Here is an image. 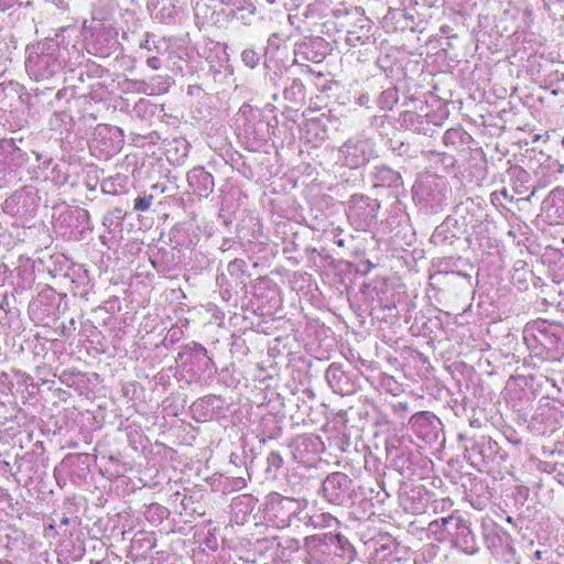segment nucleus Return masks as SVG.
<instances>
[{
  "mask_svg": "<svg viewBox=\"0 0 564 564\" xmlns=\"http://www.w3.org/2000/svg\"><path fill=\"white\" fill-rule=\"evenodd\" d=\"M339 152L344 164L356 169L365 165L373 155V142L369 138L356 137L345 142Z\"/></svg>",
  "mask_w": 564,
  "mask_h": 564,
  "instance_id": "f257e3e1",
  "label": "nucleus"
},
{
  "mask_svg": "<svg viewBox=\"0 0 564 564\" xmlns=\"http://www.w3.org/2000/svg\"><path fill=\"white\" fill-rule=\"evenodd\" d=\"M187 184L194 194L207 197L214 191V176L203 166L192 169L186 175Z\"/></svg>",
  "mask_w": 564,
  "mask_h": 564,
  "instance_id": "f03ea898",
  "label": "nucleus"
},
{
  "mask_svg": "<svg viewBox=\"0 0 564 564\" xmlns=\"http://www.w3.org/2000/svg\"><path fill=\"white\" fill-rule=\"evenodd\" d=\"M350 479L341 473H333L326 477L323 484L325 496L333 502H340L344 492L348 489Z\"/></svg>",
  "mask_w": 564,
  "mask_h": 564,
  "instance_id": "7ed1b4c3",
  "label": "nucleus"
},
{
  "mask_svg": "<svg viewBox=\"0 0 564 564\" xmlns=\"http://www.w3.org/2000/svg\"><path fill=\"white\" fill-rule=\"evenodd\" d=\"M241 59L250 68H253L258 65L259 62V55L258 53L252 48H246L241 53Z\"/></svg>",
  "mask_w": 564,
  "mask_h": 564,
  "instance_id": "20e7f679",
  "label": "nucleus"
},
{
  "mask_svg": "<svg viewBox=\"0 0 564 564\" xmlns=\"http://www.w3.org/2000/svg\"><path fill=\"white\" fill-rule=\"evenodd\" d=\"M153 199H154V196L151 194L138 196L134 199V209L139 210V212L148 210L150 208V206L152 205Z\"/></svg>",
  "mask_w": 564,
  "mask_h": 564,
  "instance_id": "39448f33",
  "label": "nucleus"
},
{
  "mask_svg": "<svg viewBox=\"0 0 564 564\" xmlns=\"http://www.w3.org/2000/svg\"><path fill=\"white\" fill-rule=\"evenodd\" d=\"M245 268H246V262L240 259H235V260L230 261L228 264V271L231 274L241 273V272H243Z\"/></svg>",
  "mask_w": 564,
  "mask_h": 564,
  "instance_id": "423d86ee",
  "label": "nucleus"
},
{
  "mask_svg": "<svg viewBox=\"0 0 564 564\" xmlns=\"http://www.w3.org/2000/svg\"><path fill=\"white\" fill-rule=\"evenodd\" d=\"M282 457L279 453H275V452H272L269 456H268V463L271 465V466H274L275 468H280L281 465H282Z\"/></svg>",
  "mask_w": 564,
  "mask_h": 564,
  "instance_id": "0eeeda50",
  "label": "nucleus"
},
{
  "mask_svg": "<svg viewBox=\"0 0 564 564\" xmlns=\"http://www.w3.org/2000/svg\"><path fill=\"white\" fill-rule=\"evenodd\" d=\"M147 64L152 69H159L161 66V62L156 56L149 57Z\"/></svg>",
  "mask_w": 564,
  "mask_h": 564,
  "instance_id": "6e6552de",
  "label": "nucleus"
},
{
  "mask_svg": "<svg viewBox=\"0 0 564 564\" xmlns=\"http://www.w3.org/2000/svg\"><path fill=\"white\" fill-rule=\"evenodd\" d=\"M19 0H0V10H8L13 7Z\"/></svg>",
  "mask_w": 564,
  "mask_h": 564,
  "instance_id": "1a4fd4ad",
  "label": "nucleus"
},
{
  "mask_svg": "<svg viewBox=\"0 0 564 564\" xmlns=\"http://www.w3.org/2000/svg\"><path fill=\"white\" fill-rule=\"evenodd\" d=\"M453 519V517H447V518H442L440 521H441V524L442 527H445L451 520Z\"/></svg>",
  "mask_w": 564,
  "mask_h": 564,
  "instance_id": "9d476101",
  "label": "nucleus"
},
{
  "mask_svg": "<svg viewBox=\"0 0 564 564\" xmlns=\"http://www.w3.org/2000/svg\"><path fill=\"white\" fill-rule=\"evenodd\" d=\"M68 521H69V520H68L67 518L62 519V523H63V524H67V523H68Z\"/></svg>",
  "mask_w": 564,
  "mask_h": 564,
  "instance_id": "9b49d317",
  "label": "nucleus"
}]
</instances>
